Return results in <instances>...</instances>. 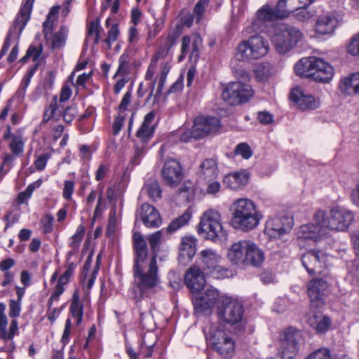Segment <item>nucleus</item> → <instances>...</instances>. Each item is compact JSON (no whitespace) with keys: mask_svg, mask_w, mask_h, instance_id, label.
Returning a JSON list of instances; mask_svg holds the SVG:
<instances>
[{"mask_svg":"<svg viewBox=\"0 0 359 359\" xmlns=\"http://www.w3.org/2000/svg\"><path fill=\"white\" fill-rule=\"evenodd\" d=\"M353 214L346 209L334 208L329 212L318 210L313 215V221L322 224L326 231H345L353 221Z\"/></svg>","mask_w":359,"mask_h":359,"instance_id":"nucleus-5","label":"nucleus"},{"mask_svg":"<svg viewBox=\"0 0 359 359\" xmlns=\"http://www.w3.org/2000/svg\"><path fill=\"white\" fill-rule=\"evenodd\" d=\"M255 72L259 81H266L273 74L274 70L271 64L262 62L257 66Z\"/></svg>","mask_w":359,"mask_h":359,"instance_id":"nucleus-41","label":"nucleus"},{"mask_svg":"<svg viewBox=\"0 0 359 359\" xmlns=\"http://www.w3.org/2000/svg\"><path fill=\"white\" fill-rule=\"evenodd\" d=\"M306 359H331V355L327 348H322L311 353Z\"/></svg>","mask_w":359,"mask_h":359,"instance_id":"nucleus-54","label":"nucleus"},{"mask_svg":"<svg viewBox=\"0 0 359 359\" xmlns=\"http://www.w3.org/2000/svg\"><path fill=\"white\" fill-rule=\"evenodd\" d=\"M109 170V166L107 164H100L95 172V176L97 181L103 180Z\"/></svg>","mask_w":359,"mask_h":359,"instance_id":"nucleus-63","label":"nucleus"},{"mask_svg":"<svg viewBox=\"0 0 359 359\" xmlns=\"http://www.w3.org/2000/svg\"><path fill=\"white\" fill-rule=\"evenodd\" d=\"M148 196L153 200L156 201L161 198V189L159 182L155 180H148L143 188Z\"/></svg>","mask_w":359,"mask_h":359,"instance_id":"nucleus-37","label":"nucleus"},{"mask_svg":"<svg viewBox=\"0 0 359 359\" xmlns=\"http://www.w3.org/2000/svg\"><path fill=\"white\" fill-rule=\"evenodd\" d=\"M69 29L66 26H61L59 31L55 32L51 41V46L53 48H62L67 39Z\"/></svg>","mask_w":359,"mask_h":359,"instance_id":"nucleus-38","label":"nucleus"},{"mask_svg":"<svg viewBox=\"0 0 359 359\" xmlns=\"http://www.w3.org/2000/svg\"><path fill=\"white\" fill-rule=\"evenodd\" d=\"M170 69V65L169 63L165 62L162 65L160 75L156 79V81H158V88H157L156 94L154 95V102H156L158 95H159L161 94V90L163 88L167 75H168Z\"/></svg>","mask_w":359,"mask_h":359,"instance_id":"nucleus-44","label":"nucleus"},{"mask_svg":"<svg viewBox=\"0 0 359 359\" xmlns=\"http://www.w3.org/2000/svg\"><path fill=\"white\" fill-rule=\"evenodd\" d=\"M55 79V72L53 71L48 72L43 79L42 85L45 90L52 88Z\"/></svg>","mask_w":359,"mask_h":359,"instance_id":"nucleus-57","label":"nucleus"},{"mask_svg":"<svg viewBox=\"0 0 359 359\" xmlns=\"http://www.w3.org/2000/svg\"><path fill=\"white\" fill-rule=\"evenodd\" d=\"M316 62L312 79L318 82L329 83L334 76L332 66L318 57Z\"/></svg>","mask_w":359,"mask_h":359,"instance_id":"nucleus-29","label":"nucleus"},{"mask_svg":"<svg viewBox=\"0 0 359 359\" xmlns=\"http://www.w3.org/2000/svg\"><path fill=\"white\" fill-rule=\"evenodd\" d=\"M162 238V231H157L150 235L148 240L152 251H155L156 248L161 242Z\"/></svg>","mask_w":359,"mask_h":359,"instance_id":"nucleus-58","label":"nucleus"},{"mask_svg":"<svg viewBox=\"0 0 359 359\" xmlns=\"http://www.w3.org/2000/svg\"><path fill=\"white\" fill-rule=\"evenodd\" d=\"M311 326H313L317 332H326L331 325L330 319L327 316L315 315L313 319H310Z\"/></svg>","mask_w":359,"mask_h":359,"instance_id":"nucleus-39","label":"nucleus"},{"mask_svg":"<svg viewBox=\"0 0 359 359\" xmlns=\"http://www.w3.org/2000/svg\"><path fill=\"white\" fill-rule=\"evenodd\" d=\"M85 233V228L83 225H79L76 231V233L71 237L69 242V247L72 249H76L79 247L81 241L83 240Z\"/></svg>","mask_w":359,"mask_h":359,"instance_id":"nucleus-46","label":"nucleus"},{"mask_svg":"<svg viewBox=\"0 0 359 359\" xmlns=\"http://www.w3.org/2000/svg\"><path fill=\"white\" fill-rule=\"evenodd\" d=\"M292 228L290 218L285 216L273 217L266 221L264 233L271 238H278L289 232Z\"/></svg>","mask_w":359,"mask_h":359,"instance_id":"nucleus-17","label":"nucleus"},{"mask_svg":"<svg viewBox=\"0 0 359 359\" xmlns=\"http://www.w3.org/2000/svg\"><path fill=\"white\" fill-rule=\"evenodd\" d=\"M328 287L327 283L322 278L311 280L307 287L308 294L311 302H320L325 291Z\"/></svg>","mask_w":359,"mask_h":359,"instance_id":"nucleus-31","label":"nucleus"},{"mask_svg":"<svg viewBox=\"0 0 359 359\" xmlns=\"http://www.w3.org/2000/svg\"><path fill=\"white\" fill-rule=\"evenodd\" d=\"M304 39V34L297 27L281 24L276 27L272 41L276 50L280 54H285L301 43Z\"/></svg>","mask_w":359,"mask_h":359,"instance_id":"nucleus-6","label":"nucleus"},{"mask_svg":"<svg viewBox=\"0 0 359 359\" xmlns=\"http://www.w3.org/2000/svg\"><path fill=\"white\" fill-rule=\"evenodd\" d=\"M301 339V332L295 327H290L285 330L280 337L279 354L282 359H294L297 356Z\"/></svg>","mask_w":359,"mask_h":359,"instance_id":"nucleus-13","label":"nucleus"},{"mask_svg":"<svg viewBox=\"0 0 359 359\" xmlns=\"http://www.w3.org/2000/svg\"><path fill=\"white\" fill-rule=\"evenodd\" d=\"M207 273L215 279H223L232 276L231 271L222 266L220 264H217L211 268L207 271Z\"/></svg>","mask_w":359,"mask_h":359,"instance_id":"nucleus-43","label":"nucleus"},{"mask_svg":"<svg viewBox=\"0 0 359 359\" xmlns=\"http://www.w3.org/2000/svg\"><path fill=\"white\" fill-rule=\"evenodd\" d=\"M196 239L190 236L183 237L179 248L180 256L191 259L196 254Z\"/></svg>","mask_w":359,"mask_h":359,"instance_id":"nucleus-35","label":"nucleus"},{"mask_svg":"<svg viewBox=\"0 0 359 359\" xmlns=\"http://www.w3.org/2000/svg\"><path fill=\"white\" fill-rule=\"evenodd\" d=\"M290 100L302 110H313L319 107V99L306 95L300 88H294L290 95Z\"/></svg>","mask_w":359,"mask_h":359,"instance_id":"nucleus-23","label":"nucleus"},{"mask_svg":"<svg viewBox=\"0 0 359 359\" xmlns=\"http://www.w3.org/2000/svg\"><path fill=\"white\" fill-rule=\"evenodd\" d=\"M74 189V184L72 181H65L63 189V196L65 199L69 200L72 198Z\"/></svg>","mask_w":359,"mask_h":359,"instance_id":"nucleus-64","label":"nucleus"},{"mask_svg":"<svg viewBox=\"0 0 359 359\" xmlns=\"http://www.w3.org/2000/svg\"><path fill=\"white\" fill-rule=\"evenodd\" d=\"M250 172L245 169L231 172L224 176V184L233 190H241L248 183Z\"/></svg>","mask_w":359,"mask_h":359,"instance_id":"nucleus-26","label":"nucleus"},{"mask_svg":"<svg viewBox=\"0 0 359 359\" xmlns=\"http://www.w3.org/2000/svg\"><path fill=\"white\" fill-rule=\"evenodd\" d=\"M234 153L236 155H241L245 159L250 158L252 154L250 147L246 143H241L238 144L235 148Z\"/></svg>","mask_w":359,"mask_h":359,"instance_id":"nucleus-50","label":"nucleus"},{"mask_svg":"<svg viewBox=\"0 0 359 359\" xmlns=\"http://www.w3.org/2000/svg\"><path fill=\"white\" fill-rule=\"evenodd\" d=\"M142 143L141 145L137 144L135 149V154L131 159V163L133 165H138L140 163L141 158L146 152V147Z\"/></svg>","mask_w":359,"mask_h":359,"instance_id":"nucleus-53","label":"nucleus"},{"mask_svg":"<svg viewBox=\"0 0 359 359\" xmlns=\"http://www.w3.org/2000/svg\"><path fill=\"white\" fill-rule=\"evenodd\" d=\"M338 25L337 15L330 13L319 15L316 20L315 30L321 35L332 34Z\"/></svg>","mask_w":359,"mask_h":359,"instance_id":"nucleus-25","label":"nucleus"},{"mask_svg":"<svg viewBox=\"0 0 359 359\" xmlns=\"http://www.w3.org/2000/svg\"><path fill=\"white\" fill-rule=\"evenodd\" d=\"M220 220L221 215L218 211L213 209L206 210L201 217L198 233L204 234L207 239L212 241L225 239L227 233L223 229Z\"/></svg>","mask_w":359,"mask_h":359,"instance_id":"nucleus-7","label":"nucleus"},{"mask_svg":"<svg viewBox=\"0 0 359 359\" xmlns=\"http://www.w3.org/2000/svg\"><path fill=\"white\" fill-rule=\"evenodd\" d=\"M156 112L154 111H150L144 116V121L136 134L142 143H145L153 136L156 128Z\"/></svg>","mask_w":359,"mask_h":359,"instance_id":"nucleus-27","label":"nucleus"},{"mask_svg":"<svg viewBox=\"0 0 359 359\" xmlns=\"http://www.w3.org/2000/svg\"><path fill=\"white\" fill-rule=\"evenodd\" d=\"M180 36V33L176 31L168 34L165 38L161 37V41L163 43L159 46L157 53L154 55L151 60V63L147 69L145 74L146 80H151L150 83L151 90L147 98V100H149L153 96L155 85L156 80H153V77L155 74L156 64L159 59L164 58L167 56L170 48L175 44L176 40Z\"/></svg>","mask_w":359,"mask_h":359,"instance_id":"nucleus-9","label":"nucleus"},{"mask_svg":"<svg viewBox=\"0 0 359 359\" xmlns=\"http://www.w3.org/2000/svg\"><path fill=\"white\" fill-rule=\"evenodd\" d=\"M9 149L16 156H20L24 151V141L21 135H13L9 143Z\"/></svg>","mask_w":359,"mask_h":359,"instance_id":"nucleus-42","label":"nucleus"},{"mask_svg":"<svg viewBox=\"0 0 359 359\" xmlns=\"http://www.w3.org/2000/svg\"><path fill=\"white\" fill-rule=\"evenodd\" d=\"M184 283L187 287L194 293L200 292L204 287L206 280L201 269L194 265L186 272Z\"/></svg>","mask_w":359,"mask_h":359,"instance_id":"nucleus-24","label":"nucleus"},{"mask_svg":"<svg viewBox=\"0 0 359 359\" xmlns=\"http://www.w3.org/2000/svg\"><path fill=\"white\" fill-rule=\"evenodd\" d=\"M155 341L152 343H147L146 341V336L143 337L142 344L141 348V353L145 358L151 356L153 353V346H154Z\"/></svg>","mask_w":359,"mask_h":359,"instance_id":"nucleus-59","label":"nucleus"},{"mask_svg":"<svg viewBox=\"0 0 359 359\" xmlns=\"http://www.w3.org/2000/svg\"><path fill=\"white\" fill-rule=\"evenodd\" d=\"M253 95L254 91L250 85L237 81L226 86L222 91V97L230 105H238L248 102Z\"/></svg>","mask_w":359,"mask_h":359,"instance_id":"nucleus-11","label":"nucleus"},{"mask_svg":"<svg viewBox=\"0 0 359 359\" xmlns=\"http://www.w3.org/2000/svg\"><path fill=\"white\" fill-rule=\"evenodd\" d=\"M217 315L222 322L236 325L243 318V308L238 300L222 294L220 304L217 307Z\"/></svg>","mask_w":359,"mask_h":359,"instance_id":"nucleus-8","label":"nucleus"},{"mask_svg":"<svg viewBox=\"0 0 359 359\" xmlns=\"http://www.w3.org/2000/svg\"><path fill=\"white\" fill-rule=\"evenodd\" d=\"M217 176V165L215 160L208 158L200 165L198 172V180L199 183H206L207 181H212Z\"/></svg>","mask_w":359,"mask_h":359,"instance_id":"nucleus-30","label":"nucleus"},{"mask_svg":"<svg viewBox=\"0 0 359 359\" xmlns=\"http://www.w3.org/2000/svg\"><path fill=\"white\" fill-rule=\"evenodd\" d=\"M327 234L325 228L322 224L315 222L302 225L297 231V238L299 241H318Z\"/></svg>","mask_w":359,"mask_h":359,"instance_id":"nucleus-20","label":"nucleus"},{"mask_svg":"<svg viewBox=\"0 0 359 359\" xmlns=\"http://www.w3.org/2000/svg\"><path fill=\"white\" fill-rule=\"evenodd\" d=\"M287 17L286 11L283 8H279L278 4L276 8H271L269 5H265L259 9L257 12V19L252 22V29L254 31H262L261 24L268 21H273L279 18Z\"/></svg>","mask_w":359,"mask_h":359,"instance_id":"nucleus-19","label":"nucleus"},{"mask_svg":"<svg viewBox=\"0 0 359 359\" xmlns=\"http://www.w3.org/2000/svg\"><path fill=\"white\" fill-rule=\"evenodd\" d=\"M18 332V323L16 320H13L11 321V324L9 328V331L8 332L6 327L5 328V335L3 334H0V338H1L4 341L11 340L13 337Z\"/></svg>","mask_w":359,"mask_h":359,"instance_id":"nucleus-51","label":"nucleus"},{"mask_svg":"<svg viewBox=\"0 0 359 359\" xmlns=\"http://www.w3.org/2000/svg\"><path fill=\"white\" fill-rule=\"evenodd\" d=\"M34 72H35V69L34 68L31 69L27 72V74L25 76V77L22 79L21 83H20V86L18 89V92L20 93H22L23 95L25 93V91L30 83V81H31L33 75L34 74Z\"/></svg>","mask_w":359,"mask_h":359,"instance_id":"nucleus-55","label":"nucleus"},{"mask_svg":"<svg viewBox=\"0 0 359 359\" xmlns=\"http://www.w3.org/2000/svg\"><path fill=\"white\" fill-rule=\"evenodd\" d=\"M34 0H25L22 6L21 7L16 19L15 20L13 26L9 29L8 35L6 38L1 50L0 52V58L6 53L10 47L11 38L16 35L18 38L20 37L22 30L26 26L30 18V14L32 10V6Z\"/></svg>","mask_w":359,"mask_h":359,"instance_id":"nucleus-12","label":"nucleus"},{"mask_svg":"<svg viewBox=\"0 0 359 359\" xmlns=\"http://www.w3.org/2000/svg\"><path fill=\"white\" fill-rule=\"evenodd\" d=\"M269 50L268 41L262 36L255 34L241 41L235 52L236 60L252 62L264 57Z\"/></svg>","mask_w":359,"mask_h":359,"instance_id":"nucleus-4","label":"nucleus"},{"mask_svg":"<svg viewBox=\"0 0 359 359\" xmlns=\"http://www.w3.org/2000/svg\"><path fill=\"white\" fill-rule=\"evenodd\" d=\"M341 92L347 95L359 93V72L342 79L339 83Z\"/></svg>","mask_w":359,"mask_h":359,"instance_id":"nucleus-32","label":"nucleus"},{"mask_svg":"<svg viewBox=\"0 0 359 359\" xmlns=\"http://www.w3.org/2000/svg\"><path fill=\"white\" fill-rule=\"evenodd\" d=\"M317 58L316 57H309L301 59L294 67L297 74L312 78Z\"/></svg>","mask_w":359,"mask_h":359,"instance_id":"nucleus-33","label":"nucleus"},{"mask_svg":"<svg viewBox=\"0 0 359 359\" xmlns=\"http://www.w3.org/2000/svg\"><path fill=\"white\" fill-rule=\"evenodd\" d=\"M200 255L201 262L204 264V270L206 272L217 264H220L222 261L221 256L212 249L202 250Z\"/></svg>","mask_w":359,"mask_h":359,"instance_id":"nucleus-34","label":"nucleus"},{"mask_svg":"<svg viewBox=\"0 0 359 359\" xmlns=\"http://www.w3.org/2000/svg\"><path fill=\"white\" fill-rule=\"evenodd\" d=\"M119 35V29L116 24H114L108 31L107 37L104 40V42L107 46L108 48L110 49L111 43L116 41Z\"/></svg>","mask_w":359,"mask_h":359,"instance_id":"nucleus-47","label":"nucleus"},{"mask_svg":"<svg viewBox=\"0 0 359 359\" xmlns=\"http://www.w3.org/2000/svg\"><path fill=\"white\" fill-rule=\"evenodd\" d=\"M222 296L216 288L207 287L203 292L196 294L192 299L195 312L198 315H210L215 304H220Z\"/></svg>","mask_w":359,"mask_h":359,"instance_id":"nucleus-10","label":"nucleus"},{"mask_svg":"<svg viewBox=\"0 0 359 359\" xmlns=\"http://www.w3.org/2000/svg\"><path fill=\"white\" fill-rule=\"evenodd\" d=\"M210 343L212 348L222 357L231 358L235 352V341L222 330L213 329L210 332Z\"/></svg>","mask_w":359,"mask_h":359,"instance_id":"nucleus-14","label":"nucleus"},{"mask_svg":"<svg viewBox=\"0 0 359 359\" xmlns=\"http://www.w3.org/2000/svg\"><path fill=\"white\" fill-rule=\"evenodd\" d=\"M327 255L321 250H310L303 255L302 262L311 275L320 273L327 266Z\"/></svg>","mask_w":359,"mask_h":359,"instance_id":"nucleus-15","label":"nucleus"},{"mask_svg":"<svg viewBox=\"0 0 359 359\" xmlns=\"http://www.w3.org/2000/svg\"><path fill=\"white\" fill-rule=\"evenodd\" d=\"M130 70V65L128 60V55L123 54L119 58V65L118 69L114 75H126L128 74Z\"/></svg>","mask_w":359,"mask_h":359,"instance_id":"nucleus-48","label":"nucleus"},{"mask_svg":"<svg viewBox=\"0 0 359 359\" xmlns=\"http://www.w3.org/2000/svg\"><path fill=\"white\" fill-rule=\"evenodd\" d=\"M89 35H94V43L97 44L100 39V27L98 20L92 21L88 28Z\"/></svg>","mask_w":359,"mask_h":359,"instance_id":"nucleus-49","label":"nucleus"},{"mask_svg":"<svg viewBox=\"0 0 359 359\" xmlns=\"http://www.w3.org/2000/svg\"><path fill=\"white\" fill-rule=\"evenodd\" d=\"M161 176L166 185L170 187H177L183 178L181 165L175 159L167 160L161 169Z\"/></svg>","mask_w":359,"mask_h":359,"instance_id":"nucleus-16","label":"nucleus"},{"mask_svg":"<svg viewBox=\"0 0 359 359\" xmlns=\"http://www.w3.org/2000/svg\"><path fill=\"white\" fill-rule=\"evenodd\" d=\"M203 184L207 185L206 193L210 195L215 196L219 193L221 189V184L219 182L216 181L215 180L212 181H207L206 183Z\"/></svg>","mask_w":359,"mask_h":359,"instance_id":"nucleus-56","label":"nucleus"},{"mask_svg":"<svg viewBox=\"0 0 359 359\" xmlns=\"http://www.w3.org/2000/svg\"><path fill=\"white\" fill-rule=\"evenodd\" d=\"M347 49L352 55L359 56V33L351 38Z\"/></svg>","mask_w":359,"mask_h":359,"instance_id":"nucleus-52","label":"nucleus"},{"mask_svg":"<svg viewBox=\"0 0 359 359\" xmlns=\"http://www.w3.org/2000/svg\"><path fill=\"white\" fill-rule=\"evenodd\" d=\"M201 44V38L197 34L183 36L179 60H182L189 54L191 60L196 61L199 57V48Z\"/></svg>","mask_w":359,"mask_h":359,"instance_id":"nucleus-22","label":"nucleus"},{"mask_svg":"<svg viewBox=\"0 0 359 359\" xmlns=\"http://www.w3.org/2000/svg\"><path fill=\"white\" fill-rule=\"evenodd\" d=\"M135 252L133 276L134 283L141 294L155 287L159 282L156 255H148L145 240L139 233L133 234Z\"/></svg>","mask_w":359,"mask_h":359,"instance_id":"nucleus-1","label":"nucleus"},{"mask_svg":"<svg viewBox=\"0 0 359 359\" xmlns=\"http://www.w3.org/2000/svg\"><path fill=\"white\" fill-rule=\"evenodd\" d=\"M191 214L189 211L184 212L181 216L172 220L167 227L169 233H172L187 224L191 219Z\"/></svg>","mask_w":359,"mask_h":359,"instance_id":"nucleus-40","label":"nucleus"},{"mask_svg":"<svg viewBox=\"0 0 359 359\" xmlns=\"http://www.w3.org/2000/svg\"><path fill=\"white\" fill-rule=\"evenodd\" d=\"M226 257L232 265L241 269L249 266L258 267L265 259L262 250L253 241L247 239L232 243L228 249Z\"/></svg>","mask_w":359,"mask_h":359,"instance_id":"nucleus-3","label":"nucleus"},{"mask_svg":"<svg viewBox=\"0 0 359 359\" xmlns=\"http://www.w3.org/2000/svg\"><path fill=\"white\" fill-rule=\"evenodd\" d=\"M278 7L283 8L286 11L287 17L290 12L302 9L298 0H279Z\"/></svg>","mask_w":359,"mask_h":359,"instance_id":"nucleus-45","label":"nucleus"},{"mask_svg":"<svg viewBox=\"0 0 359 359\" xmlns=\"http://www.w3.org/2000/svg\"><path fill=\"white\" fill-rule=\"evenodd\" d=\"M140 217L144 224L147 227H158L162 221L159 212L152 205L144 203L141 205Z\"/></svg>","mask_w":359,"mask_h":359,"instance_id":"nucleus-28","label":"nucleus"},{"mask_svg":"<svg viewBox=\"0 0 359 359\" xmlns=\"http://www.w3.org/2000/svg\"><path fill=\"white\" fill-rule=\"evenodd\" d=\"M76 113L77 109L74 106L68 107L64 111H62L60 109L57 97H54L51 103L44 111L43 121L44 122H48L51 118L58 120L62 115L64 121L66 123H69L73 121Z\"/></svg>","mask_w":359,"mask_h":359,"instance_id":"nucleus-18","label":"nucleus"},{"mask_svg":"<svg viewBox=\"0 0 359 359\" xmlns=\"http://www.w3.org/2000/svg\"><path fill=\"white\" fill-rule=\"evenodd\" d=\"M219 128V120L215 117L199 116L194 120V134L196 138H202L217 132Z\"/></svg>","mask_w":359,"mask_h":359,"instance_id":"nucleus-21","label":"nucleus"},{"mask_svg":"<svg viewBox=\"0 0 359 359\" xmlns=\"http://www.w3.org/2000/svg\"><path fill=\"white\" fill-rule=\"evenodd\" d=\"M83 304L79 302V296L77 292H74L72 297V301L70 305V312L72 317L76 319V324L79 325L83 319Z\"/></svg>","mask_w":359,"mask_h":359,"instance_id":"nucleus-36","label":"nucleus"},{"mask_svg":"<svg viewBox=\"0 0 359 359\" xmlns=\"http://www.w3.org/2000/svg\"><path fill=\"white\" fill-rule=\"evenodd\" d=\"M231 226L236 230L248 232L256 229L263 215L256 203L247 198L236 199L231 204Z\"/></svg>","mask_w":359,"mask_h":359,"instance_id":"nucleus-2","label":"nucleus"},{"mask_svg":"<svg viewBox=\"0 0 359 359\" xmlns=\"http://www.w3.org/2000/svg\"><path fill=\"white\" fill-rule=\"evenodd\" d=\"M20 302L11 300L9 304V316L12 318L18 317L20 316L21 306Z\"/></svg>","mask_w":359,"mask_h":359,"instance_id":"nucleus-62","label":"nucleus"},{"mask_svg":"<svg viewBox=\"0 0 359 359\" xmlns=\"http://www.w3.org/2000/svg\"><path fill=\"white\" fill-rule=\"evenodd\" d=\"M5 309V304L0 303V334H3L4 335H5V328L8 324L7 317L4 314Z\"/></svg>","mask_w":359,"mask_h":359,"instance_id":"nucleus-60","label":"nucleus"},{"mask_svg":"<svg viewBox=\"0 0 359 359\" xmlns=\"http://www.w3.org/2000/svg\"><path fill=\"white\" fill-rule=\"evenodd\" d=\"M49 158L50 154L48 153H45L40 155L34 162L36 168L39 171L43 170L45 168Z\"/></svg>","mask_w":359,"mask_h":359,"instance_id":"nucleus-61","label":"nucleus"}]
</instances>
